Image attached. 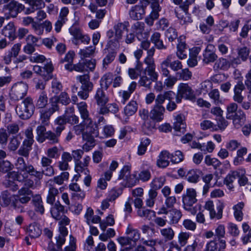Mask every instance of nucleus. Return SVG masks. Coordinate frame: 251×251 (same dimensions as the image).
<instances>
[{
    "mask_svg": "<svg viewBox=\"0 0 251 251\" xmlns=\"http://www.w3.org/2000/svg\"><path fill=\"white\" fill-rule=\"evenodd\" d=\"M34 106L32 99L30 97L26 98L21 103L18 104L16 108L17 115L22 119H28L33 114Z\"/></svg>",
    "mask_w": 251,
    "mask_h": 251,
    "instance_id": "obj_1",
    "label": "nucleus"
},
{
    "mask_svg": "<svg viewBox=\"0 0 251 251\" xmlns=\"http://www.w3.org/2000/svg\"><path fill=\"white\" fill-rule=\"evenodd\" d=\"M83 153V150L80 149L73 150L72 152V156L75 161V172L83 171L84 173L87 172V167L91 158L89 156H86L83 158V161H81L80 159Z\"/></svg>",
    "mask_w": 251,
    "mask_h": 251,
    "instance_id": "obj_2",
    "label": "nucleus"
},
{
    "mask_svg": "<svg viewBox=\"0 0 251 251\" xmlns=\"http://www.w3.org/2000/svg\"><path fill=\"white\" fill-rule=\"evenodd\" d=\"M16 169L20 172H25L24 175L21 174L17 176V180L20 182H23L25 178L28 176V175L33 176L34 167L31 164L25 163V161L23 157H18L15 163Z\"/></svg>",
    "mask_w": 251,
    "mask_h": 251,
    "instance_id": "obj_3",
    "label": "nucleus"
},
{
    "mask_svg": "<svg viewBox=\"0 0 251 251\" xmlns=\"http://www.w3.org/2000/svg\"><path fill=\"white\" fill-rule=\"evenodd\" d=\"M197 192L193 188H187L182 196L183 206L184 209L195 215L196 210L193 206L197 201Z\"/></svg>",
    "mask_w": 251,
    "mask_h": 251,
    "instance_id": "obj_4",
    "label": "nucleus"
},
{
    "mask_svg": "<svg viewBox=\"0 0 251 251\" xmlns=\"http://www.w3.org/2000/svg\"><path fill=\"white\" fill-rule=\"evenodd\" d=\"M155 49L152 47L148 51V55L144 59V63L147 65L145 71L150 76V78L153 81L157 80L158 74L155 72V64L153 56L154 54Z\"/></svg>",
    "mask_w": 251,
    "mask_h": 251,
    "instance_id": "obj_5",
    "label": "nucleus"
},
{
    "mask_svg": "<svg viewBox=\"0 0 251 251\" xmlns=\"http://www.w3.org/2000/svg\"><path fill=\"white\" fill-rule=\"evenodd\" d=\"M246 88L243 81L238 80L234 86L233 100L238 103L241 104L242 108L247 110L251 108V103L249 101H243L244 97L242 95V92Z\"/></svg>",
    "mask_w": 251,
    "mask_h": 251,
    "instance_id": "obj_6",
    "label": "nucleus"
},
{
    "mask_svg": "<svg viewBox=\"0 0 251 251\" xmlns=\"http://www.w3.org/2000/svg\"><path fill=\"white\" fill-rule=\"evenodd\" d=\"M129 26L128 22L124 23H118L113 27L115 31V36L113 39L108 41V44L110 47L117 48L119 45V41L123 37V34L125 30H127V27Z\"/></svg>",
    "mask_w": 251,
    "mask_h": 251,
    "instance_id": "obj_7",
    "label": "nucleus"
},
{
    "mask_svg": "<svg viewBox=\"0 0 251 251\" xmlns=\"http://www.w3.org/2000/svg\"><path fill=\"white\" fill-rule=\"evenodd\" d=\"M28 85L23 81L15 83L11 88L10 93L11 99L19 100L23 99L27 94Z\"/></svg>",
    "mask_w": 251,
    "mask_h": 251,
    "instance_id": "obj_8",
    "label": "nucleus"
},
{
    "mask_svg": "<svg viewBox=\"0 0 251 251\" xmlns=\"http://www.w3.org/2000/svg\"><path fill=\"white\" fill-rule=\"evenodd\" d=\"M24 8L23 4L13 0L3 6L2 11L7 18L10 17L15 18L19 12L24 10Z\"/></svg>",
    "mask_w": 251,
    "mask_h": 251,
    "instance_id": "obj_9",
    "label": "nucleus"
},
{
    "mask_svg": "<svg viewBox=\"0 0 251 251\" xmlns=\"http://www.w3.org/2000/svg\"><path fill=\"white\" fill-rule=\"evenodd\" d=\"M158 214H169L168 217L170 219L169 222L171 225L177 224L182 216V214L180 210L175 208L168 211L164 206H163L159 209V211L158 212Z\"/></svg>",
    "mask_w": 251,
    "mask_h": 251,
    "instance_id": "obj_10",
    "label": "nucleus"
},
{
    "mask_svg": "<svg viewBox=\"0 0 251 251\" xmlns=\"http://www.w3.org/2000/svg\"><path fill=\"white\" fill-rule=\"evenodd\" d=\"M145 8L142 3L132 6L129 11L130 17L134 20L142 19L145 14Z\"/></svg>",
    "mask_w": 251,
    "mask_h": 251,
    "instance_id": "obj_11",
    "label": "nucleus"
},
{
    "mask_svg": "<svg viewBox=\"0 0 251 251\" xmlns=\"http://www.w3.org/2000/svg\"><path fill=\"white\" fill-rule=\"evenodd\" d=\"M177 92L181 97H183L185 99L193 100L195 99L193 90L187 83H180L178 86Z\"/></svg>",
    "mask_w": 251,
    "mask_h": 251,
    "instance_id": "obj_12",
    "label": "nucleus"
},
{
    "mask_svg": "<svg viewBox=\"0 0 251 251\" xmlns=\"http://www.w3.org/2000/svg\"><path fill=\"white\" fill-rule=\"evenodd\" d=\"M215 46L212 44H209L203 54V61L208 64L211 62H214L217 59V55L214 51Z\"/></svg>",
    "mask_w": 251,
    "mask_h": 251,
    "instance_id": "obj_13",
    "label": "nucleus"
},
{
    "mask_svg": "<svg viewBox=\"0 0 251 251\" xmlns=\"http://www.w3.org/2000/svg\"><path fill=\"white\" fill-rule=\"evenodd\" d=\"M130 167L129 166H125L120 171L119 179L125 180L128 186L134 185L135 183L134 177L130 175Z\"/></svg>",
    "mask_w": 251,
    "mask_h": 251,
    "instance_id": "obj_14",
    "label": "nucleus"
},
{
    "mask_svg": "<svg viewBox=\"0 0 251 251\" xmlns=\"http://www.w3.org/2000/svg\"><path fill=\"white\" fill-rule=\"evenodd\" d=\"M46 186L48 188V193L47 195V202L51 205H53L55 201L56 197L59 194V190L55 187L53 184H47Z\"/></svg>",
    "mask_w": 251,
    "mask_h": 251,
    "instance_id": "obj_15",
    "label": "nucleus"
},
{
    "mask_svg": "<svg viewBox=\"0 0 251 251\" xmlns=\"http://www.w3.org/2000/svg\"><path fill=\"white\" fill-rule=\"evenodd\" d=\"M55 172L54 168L51 165H50L44 167V169L42 171H38L35 168L33 176L40 180L43 178L44 175L50 177L53 176Z\"/></svg>",
    "mask_w": 251,
    "mask_h": 251,
    "instance_id": "obj_16",
    "label": "nucleus"
},
{
    "mask_svg": "<svg viewBox=\"0 0 251 251\" xmlns=\"http://www.w3.org/2000/svg\"><path fill=\"white\" fill-rule=\"evenodd\" d=\"M76 79L79 81L81 86L80 89L81 90L91 91L93 88V84L90 81V76L88 75H78L76 77Z\"/></svg>",
    "mask_w": 251,
    "mask_h": 251,
    "instance_id": "obj_17",
    "label": "nucleus"
},
{
    "mask_svg": "<svg viewBox=\"0 0 251 251\" xmlns=\"http://www.w3.org/2000/svg\"><path fill=\"white\" fill-rule=\"evenodd\" d=\"M29 5L25 10V13L29 14L35 11L41 9L45 7V4L43 0H30L28 2Z\"/></svg>",
    "mask_w": 251,
    "mask_h": 251,
    "instance_id": "obj_18",
    "label": "nucleus"
},
{
    "mask_svg": "<svg viewBox=\"0 0 251 251\" xmlns=\"http://www.w3.org/2000/svg\"><path fill=\"white\" fill-rule=\"evenodd\" d=\"M126 233L133 246L136 245L137 242L140 240L141 235L139 230L133 228L130 225H128Z\"/></svg>",
    "mask_w": 251,
    "mask_h": 251,
    "instance_id": "obj_19",
    "label": "nucleus"
},
{
    "mask_svg": "<svg viewBox=\"0 0 251 251\" xmlns=\"http://www.w3.org/2000/svg\"><path fill=\"white\" fill-rule=\"evenodd\" d=\"M86 122H88L86 126V131L83 134H87L91 137L94 139L99 136V128L98 124L96 123H93L92 120L86 121Z\"/></svg>",
    "mask_w": 251,
    "mask_h": 251,
    "instance_id": "obj_20",
    "label": "nucleus"
},
{
    "mask_svg": "<svg viewBox=\"0 0 251 251\" xmlns=\"http://www.w3.org/2000/svg\"><path fill=\"white\" fill-rule=\"evenodd\" d=\"M240 176V173L238 171H230L224 179V184L228 188L232 190L234 188L233 182Z\"/></svg>",
    "mask_w": 251,
    "mask_h": 251,
    "instance_id": "obj_21",
    "label": "nucleus"
},
{
    "mask_svg": "<svg viewBox=\"0 0 251 251\" xmlns=\"http://www.w3.org/2000/svg\"><path fill=\"white\" fill-rule=\"evenodd\" d=\"M2 34L10 40H14L16 38V28L13 23L10 22L4 26L2 29Z\"/></svg>",
    "mask_w": 251,
    "mask_h": 251,
    "instance_id": "obj_22",
    "label": "nucleus"
},
{
    "mask_svg": "<svg viewBox=\"0 0 251 251\" xmlns=\"http://www.w3.org/2000/svg\"><path fill=\"white\" fill-rule=\"evenodd\" d=\"M165 111V109L163 106L154 105L153 108L151 111V118L157 122H160L163 119Z\"/></svg>",
    "mask_w": 251,
    "mask_h": 251,
    "instance_id": "obj_23",
    "label": "nucleus"
},
{
    "mask_svg": "<svg viewBox=\"0 0 251 251\" xmlns=\"http://www.w3.org/2000/svg\"><path fill=\"white\" fill-rule=\"evenodd\" d=\"M175 93L172 91H167L157 96L155 100V105L163 106L162 104L166 100H172Z\"/></svg>",
    "mask_w": 251,
    "mask_h": 251,
    "instance_id": "obj_24",
    "label": "nucleus"
},
{
    "mask_svg": "<svg viewBox=\"0 0 251 251\" xmlns=\"http://www.w3.org/2000/svg\"><path fill=\"white\" fill-rule=\"evenodd\" d=\"M229 120L233 121V124L236 128H239L242 126L246 120L245 113L242 109H238V112L235 116H234L233 118L229 119Z\"/></svg>",
    "mask_w": 251,
    "mask_h": 251,
    "instance_id": "obj_25",
    "label": "nucleus"
},
{
    "mask_svg": "<svg viewBox=\"0 0 251 251\" xmlns=\"http://www.w3.org/2000/svg\"><path fill=\"white\" fill-rule=\"evenodd\" d=\"M77 108L83 123H85L86 121L91 119L89 117V113L87 109V104L85 102L81 101L77 103Z\"/></svg>",
    "mask_w": 251,
    "mask_h": 251,
    "instance_id": "obj_26",
    "label": "nucleus"
},
{
    "mask_svg": "<svg viewBox=\"0 0 251 251\" xmlns=\"http://www.w3.org/2000/svg\"><path fill=\"white\" fill-rule=\"evenodd\" d=\"M26 233L31 238H37L41 235L42 230L38 224L33 223L28 226Z\"/></svg>",
    "mask_w": 251,
    "mask_h": 251,
    "instance_id": "obj_27",
    "label": "nucleus"
},
{
    "mask_svg": "<svg viewBox=\"0 0 251 251\" xmlns=\"http://www.w3.org/2000/svg\"><path fill=\"white\" fill-rule=\"evenodd\" d=\"M175 58L174 55L170 54L168 55L165 60L168 62V65L173 71L177 72L182 69V65L181 62L178 60L173 61Z\"/></svg>",
    "mask_w": 251,
    "mask_h": 251,
    "instance_id": "obj_28",
    "label": "nucleus"
},
{
    "mask_svg": "<svg viewBox=\"0 0 251 251\" xmlns=\"http://www.w3.org/2000/svg\"><path fill=\"white\" fill-rule=\"evenodd\" d=\"M174 128L180 133H183L185 131L186 125L184 122V117L181 114L177 115L175 118Z\"/></svg>",
    "mask_w": 251,
    "mask_h": 251,
    "instance_id": "obj_29",
    "label": "nucleus"
},
{
    "mask_svg": "<svg viewBox=\"0 0 251 251\" xmlns=\"http://www.w3.org/2000/svg\"><path fill=\"white\" fill-rule=\"evenodd\" d=\"M224 207V203L219 202L216 207L217 213L216 212L214 207L211 208V209H208L207 210L209 212L210 219H213L214 218H216L218 220L221 219L222 218Z\"/></svg>",
    "mask_w": 251,
    "mask_h": 251,
    "instance_id": "obj_30",
    "label": "nucleus"
},
{
    "mask_svg": "<svg viewBox=\"0 0 251 251\" xmlns=\"http://www.w3.org/2000/svg\"><path fill=\"white\" fill-rule=\"evenodd\" d=\"M171 154L167 151H163L159 156L157 161V165L160 168H165L169 164L168 159L171 158Z\"/></svg>",
    "mask_w": 251,
    "mask_h": 251,
    "instance_id": "obj_31",
    "label": "nucleus"
},
{
    "mask_svg": "<svg viewBox=\"0 0 251 251\" xmlns=\"http://www.w3.org/2000/svg\"><path fill=\"white\" fill-rule=\"evenodd\" d=\"M64 206L62 205L59 201L55 202L54 205L51 208L50 213L52 218L59 220L61 219V213L64 210Z\"/></svg>",
    "mask_w": 251,
    "mask_h": 251,
    "instance_id": "obj_32",
    "label": "nucleus"
},
{
    "mask_svg": "<svg viewBox=\"0 0 251 251\" xmlns=\"http://www.w3.org/2000/svg\"><path fill=\"white\" fill-rule=\"evenodd\" d=\"M95 99L97 104L100 106L105 105L109 100L108 97L105 95L104 91L101 88H99L97 90L95 95Z\"/></svg>",
    "mask_w": 251,
    "mask_h": 251,
    "instance_id": "obj_33",
    "label": "nucleus"
},
{
    "mask_svg": "<svg viewBox=\"0 0 251 251\" xmlns=\"http://www.w3.org/2000/svg\"><path fill=\"white\" fill-rule=\"evenodd\" d=\"M160 233L161 235L163 237L165 241L172 240L175 235L174 230L170 226L161 228L160 230Z\"/></svg>",
    "mask_w": 251,
    "mask_h": 251,
    "instance_id": "obj_34",
    "label": "nucleus"
},
{
    "mask_svg": "<svg viewBox=\"0 0 251 251\" xmlns=\"http://www.w3.org/2000/svg\"><path fill=\"white\" fill-rule=\"evenodd\" d=\"M32 144L23 141L22 146L18 151V154L20 156L28 158L29 152L32 149Z\"/></svg>",
    "mask_w": 251,
    "mask_h": 251,
    "instance_id": "obj_35",
    "label": "nucleus"
},
{
    "mask_svg": "<svg viewBox=\"0 0 251 251\" xmlns=\"http://www.w3.org/2000/svg\"><path fill=\"white\" fill-rule=\"evenodd\" d=\"M83 139L86 141V143L83 145V150L88 151L95 147V139L91 137V136H89L87 133L83 134Z\"/></svg>",
    "mask_w": 251,
    "mask_h": 251,
    "instance_id": "obj_36",
    "label": "nucleus"
},
{
    "mask_svg": "<svg viewBox=\"0 0 251 251\" xmlns=\"http://www.w3.org/2000/svg\"><path fill=\"white\" fill-rule=\"evenodd\" d=\"M32 202L35 207V211L43 214L44 213L45 209L41 197L40 195H36L33 197Z\"/></svg>",
    "mask_w": 251,
    "mask_h": 251,
    "instance_id": "obj_37",
    "label": "nucleus"
},
{
    "mask_svg": "<svg viewBox=\"0 0 251 251\" xmlns=\"http://www.w3.org/2000/svg\"><path fill=\"white\" fill-rule=\"evenodd\" d=\"M158 193L154 189H150L148 192V197L145 200L146 205L147 207H152L154 204L155 201Z\"/></svg>",
    "mask_w": 251,
    "mask_h": 251,
    "instance_id": "obj_38",
    "label": "nucleus"
},
{
    "mask_svg": "<svg viewBox=\"0 0 251 251\" xmlns=\"http://www.w3.org/2000/svg\"><path fill=\"white\" fill-rule=\"evenodd\" d=\"M138 109V104L136 101L131 100L125 107L124 112L126 115L130 116L135 114Z\"/></svg>",
    "mask_w": 251,
    "mask_h": 251,
    "instance_id": "obj_39",
    "label": "nucleus"
},
{
    "mask_svg": "<svg viewBox=\"0 0 251 251\" xmlns=\"http://www.w3.org/2000/svg\"><path fill=\"white\" fill-rule=\"evenodd\" d=\"M238 112L237 104L235 102L229 103L226 107V119H229L230 118H233V117L235 116Z\"/></svg>",
    "mask_w": 251,
    "mask_h": 251,
    "instance_id": "obj_40",
    "label": "nucleus"
},
{
    "mask_svg": "<svg viewBox=\"0 0 251 251\" xmlns=\"http://www.w3.org/2000/svg\"><path fill=\"white\" fill-rule=\"evenodd\" d=\"M231 66L230 61L226 58H220L214 64V67L217 69L227 70Z\"/></svg>",
    "mask_w": 251,
    "mask_h": 251,
    "instance_id": "obj_41",
    "label": "nucleus"
},
{
    "mask_svg": "<svg viewBox=\"0 0 251 251\" xmlns=\"http://www.w3.org/2000/svg\"><path fill=\"white\" fill-rule=\"evenodd\" d=\"M137 214L139 217L149 220L155 216V213L154 211L144 208L139 209L137 210Z\"/></svg>",
    "mask_w": 251,
    "mask_h": 251,
    "instance_id": "obj_42",
    "label": "nucleus"
},
{
    "mask_svg": "<svg viewBox=\"0 0 251 251\" xmlns=\"http://www.w3.org/2000/svg\"><path fill=\"white\" fill-rule=\"evenodd\" d=\"M166 179L164 176H160L153 179L150 184L151 188L150 189H154L155 191L159 189L164 184Z\"/></svg>",
    "mask_w": 251,
    "mask_h": 251,
    "instance_id": "obj_43",
    "label": "nucleus"
},
{
    "mask_svg": "<svg viewBox=\"0 0 251 251\" xmlns=\"http://www.w3.org/2000/svg\"><path fill=\"white\" fill-rule=\"evenodd\" d=\"M48 103V97L45 91L42 92L39 96L36 102V106L39 108H45Z\"/></svg>",
    "mask_w": 251,
    "mask_h": 251,
    "instance_id": "obj_44",
    "label": "nucleus"
},
{
    "mask_svg": "<svg viewBox=\"0 0 251 251\" xmlns=\"http://www.w3.org/2000/svg\"><path fill=\"white\" fill-rule=\"evenodd\" d=\"M55 131V133H53L51 131H47L45 137V140L46 139L48 140L50 143L52 144L57 143L59 142L58 137L61 133L58 132L56 129Z\"/></svg>",
    "mask_w": 251,
    "mask_h": 251,
    "instance_id": "obj_45",
    "label": "nucleus"
},
{
    "mask_svg": "<svg viewBox=\"0 0 251 251\" xmlns=\"http://www.w3.org/2000/svg\"><path fill=\"white\" fill-rule=\"evenodd\" d=\"M201 172L198 170H191L189 171L186 176L187 180L191 183H196L198 182Z\"/></svg>",
    "mask_w": 251,
    "mask_h": 251,
    "instance_id": "obj_46",
    "label": "nucleus"
},
{
    "mask_svg": "<svg viewBox=\"0 0 251 251\" xmlns=\"http://www.w3.org/2000/svg\"><path fill=\"white\" fill-rule=\"evenodd\" d=\"M151 140L148 138H143L141 139V143L138 147L137 153L139 155H142L146 151L147 147L150 144Z\"/></svg>",
    "mask_w": 251,
    "mask_h": 251,
    "instance_id": "obj_47",
    "label": "nucleus"
},
{
    "mask_svg": "<svg viewBox=\"0 0 251 251\" xmlns=\"http://www.w3.org/2000/svg\"><path fill=\"white\" fill-rule=\"evenodd\" d=\"M113 80V75L111 73L105 74L100 79V85L102 87L107 89Z\"/></svg>",
    "mask_w": 251,
    "mask_h": 251,
    "instance_id": "obj_48",
    "label": "nucleus"
},
{
    "mask_svg": "<svg viewBox=\"0 0 251 251\" xmlns=\"http://www.w3.org/2000/svg\"><path fill=\"white\" fill-rule=\"evenodd\" d=\"M244 206V203L243 202H241L234 205L233 207L234 217L239 221H241L242 220L243 213L242 209Z\"/></svg>",
    "mask_w": 251,
    "mask_h": 251,
    "instance_id": "obj_49",
    "label": "nucleus"
},
{
    "mask_svg": "<svg viewBox=\"0 0 251 251\" xmlns=\"http://www.w3.org/2000/svg\"><path fill=\"white\" fill-rule=\"evenodd\" d=\"M228 38L226 36L221 37L218 41V48L219 51L222 54H225L227 53L228 48V47L224 44V42H226L228 41Z\"/></svg>",
    "mask_w": 251,
    "mask_h": 251,
    "instance_id": "obj_50",
    "label": "nucleus"
},
{
    "mask_svg": "<svg viewBox=\"0 0 251 251\" xmlns=\"http://www.w3.org/2000/svg\"><path fill=\"white\" fill-rule=\"evenodd\" d=\"M67 123V119L66 116H60L58 117L55 120V123L58 126L56 127V130L58 132H61L65 129V125Z\"/></svg>",
    "mask_w": 251,
    "mask_h": 251,
    "instance_id": "obj_51",
    "label": "nucleus"
},
{
    "mask_svg": "<svg viewBox=\"0 0 251 251\" xmlns=\"http://www.w3.org/2000/svg\"><path fill=\"white\" fill-rule=\"evenodd\" d=\"M55 97L59 102L64 105H68L71 101L68 94L66 92H62L59 95Z\"/></svg>",
    "mask_w": 251,
    "mask_h": 251,
    "instance_id": "obj_52",
    "label": "nucleus"
},
{
    "mask_svg": "<svg viewBox=\"0 0 251 251\" xmlns=\"http://www.w3.org/2000/svg\"><path fill=\"white\" fill-rule=\"evenodd\" d=\"M37 140L40 143L45 141V135L47 133L46 128L44 126H37L36 129Z\"/></svg>",
    "mask_w": 251,
    "mask_h": 251,
    "instance_id": "obj_53",
    "label": "nucleus"
},
{
    "mask_svg": "<svg viewBox=\"0 0 251 251\" xmlns=\"http://www.w3.org/2000/svg\"><path fill=\"white\" fill-rule=\"evenodd\" d=\"M208 95L216 105L222 103V100L220 98V92L218 89H215L212 90L208 94Z\"/></svg>",
    "mask_w": 251,
    "mask_h": 251,
    "instance_id": "obj_54",
    "label": "nucleus"
},
{
    "mask_svg": "<svg viewBox=\"0 0 251 251\" xmlns=\"http://www.w3.org/2000/svg\"><path fill=\"white\" fill-rule=\"evenodd\" d=\"M20 145V141L16 136H13L10 139L8 145V149L10 151H15Z\"/></svg>",
    "mask_w": 251,
    "mask_h": 251,
    "instance_id": "obj_55",
    "label": "nucleus"
},
{
    "mask_svg": "<svg viewBox=\"0 0 251 251\" xmlns=\"http://www.w3.org/2000/svg\"><path fill=\"white\" fill-rule=\"evenodd\" d=\"M13 168V165L8 160L0 161V172L5 173Z\"/></svg>",
    "mask_w": 251,
    "mask_h": 251,
    "instance_id": "obj_56",
    "label": "nucleus"
},
{
    "mask_svg": "<svg viewBox=\"0 0 251 251\" xmlns=\"http://www.w3.org/2000/svg\"><path fill=\"white\" fill-rule=\"evenodd\" d=\"M190 237V233L181 231L178 234V242L181 246H184Z\"/></svg>",
    "mask_w": 251,
    "mask_h": 251,
    "instance_id": "obj_57",
    "label": "nucleus"
},
{
    "mask_svg": "<svg viewBox=\"0 0 251 251\" xmlns=\"http://www.w3.org/2000/svg\"><path fill=\"white\" fill-rule=\"evenodd\" d=\"M204 162L207 165H212L215 168L220 167L221 165V162L218 159L211 158L209 155H206L205 157Z\"/></svg>",
    "mask_w": 251,
    "mask_h": 251,
    "instance_id": "obj_58",
    "label": "nucleus"
},
{
    "mask_svg": "<svg viewBox=\"0 0 251 251\" xmlns=\"http://www.w3.org/2000/svg\"><path fill=\"white\" fill-rule=\"evenodd\" d=\"M96 47L91 46L86 48L84 49L80 50L79 54L84 58L89 57L94 54Z\"/></svg>",
    "mask_w": 251,
    "mask_h": 251,
    "instance_id": "obj_59",
    "label": "nucleus"
},
{
    "mask_svg": "<svg viewBox=\"0 0 251 251\" xmlns=\"http://www.w3.org/2000/svg\"><path fill=\"white\" fill-rule=\"evenodd\" d=\"M177 48L176 55L177 57L181 59L186 58V54L184 53L186 49L185 43L183 42H180L177 45Z\"/></svg>",
    "mask_w": 251,
    "mask_h": 251,
    "instance_id": "obj_60",
    "label": "nucleus"
},
{
    "mask_svg": "<svg viewBox=\"0 0 251 251\" xmlns=\"http://www.w3.org/2000/svg\"><path fill=\"white\" fill-rule=\"evenodd\" d=\"M62 88L61 82L56 78H53L51 82L52 92L57 94L62 90Z\"/></svg>",
    "mask_w": 251,
    "mask_h": 251,
    "instance_id": "obj_61",
    "label": "nucleus"
},
{
    "mask_svg": "<svg viewBox=\"0 0 251 251\" xmlns=\"http://www.w3.org/2000/svg\"><path fill=\"white\" fill-rule=\"evenodd\" d=\"M202 246V243L200 242L198 239H196L191 245L186 246L184 251H196V250L201 248Z\"/></svg>",
    "mask_w": 251,
    "mask_h": 251,
    "instance_id": "obj_62",
    "label": "nucleus"
},
{
    "mask_svg": "<svg viewBox=\"0 0 251 251\" xmlns=\"http://www.w3.org/2000/svg\"><path fill=\"white\" fill-rule=\"evenodd\" d=\"M171 160L174 163H178L184 159V155L180 151H176L174 153L171 154Z\"/></svg>",
    "mask_w": 251,
    "mask_h": 251,
    "instance_id": "obj_63",
    "label": "nucleus"
},
{
    "mask_svg": "<svg viewBox=\"0 0 251 251\" xmlns=\"http://www.w3.org/2000/svg\"><path fill=\"white\" fill-rule=\"evenodd\" d=\"M40 119L43 123L46 124L50 119V116L53 114L49 109H42L40 111Z\"/></svg>",
    "mask_w": 251,
    "mask_h": 251,
    "instance_id": "obj_64",
    "label": "nucleus"
}]
</instances>
